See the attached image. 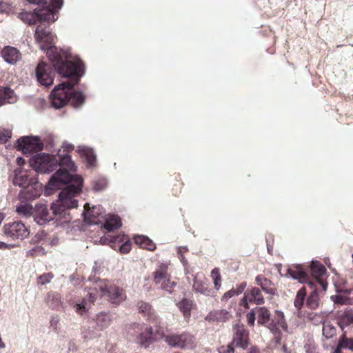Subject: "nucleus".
Returning <instances> with one entry per match:
<instances>
[{
    "label": "nucleus",
    "mask_w": 353,
    "mask_h": 353,
    "mask_svg": "<svg viewBox=\"0 0 353 353\" xmlns=\"http://www.w3.org/2000/svg\"><path fill=\"white\" fill-rule=\"evenodd\" d=\"M21 20L28 25L39 23L34 32L37 42L40 48L46 51L54 70L59 75L68 77L77 72L78 65L75 64L71 53L68 50L59 49L54 46V36L46 26L58 19L57 14L49 8H35L32 12H22L19 15Z\"/></svg>",
    "instance_id": "1"
},
{
    "label": "nucleus",
    "mask_w": 353,
    "mask_h": 353,
    "mask_svg": "<svg viewBox=\"0 0 353 353\" xmlns=\"http://www.w3.org/2000/svg\"><path fill=\"white\" fill-rule=\"evenodd\" d=\"M78 65L77 72L65 77L68 78L66 81H63L56 85L50 94L52 106L56 109H60L65 106L68 102L74 108H80L84 103L85 96L81 91H74L73 88L79 83L80 77L83 74V66L79 59L74 61Z\"/></svg>",
    "instance_id": "2"
},
{
    "label": "nucleus",
    "mask_w": 353,
    "mask_h": 353,
    "mask_svg": "<svg viewBox=\"0 0 353 353\" xmlns=\"http://www.w3.org/2000/svg\"><path fill=\"white\" fill-rule=\"evenodd\" d=\"M75 184H69L59 194V199L55 203L51 204V210L56 216L57 221L62 223H69L72 218L68 212L69 209L77 208V200L74 198L81 191L83 179L76 178Z\"/></svg>",
    "instance_id": "3"
},
{
    "label": "nucleus",
    "mask_w": 353,
    "mask_h": 353,
    "mask_svg": "<svg viewBox=\"0 0 353 353\" xmlns=\"http://www.w3.org/2000/svg\"><path fill=\"white\" fill-rule=\"evenodd\" d=\"M12 177L13 184L22 188L18 195L21 202L33 200L39 196V185L34 171L17 169L13 172Z\"/></svg>",
    "instance_id": "4"
},
{
    "label": "nucleus",
    "mask_w": 353,
    "mask_h": 353,
    "mask_svg": "<svg viewBox=\"0 0 353 353\" xmlns=\"http://www.w3.org/2000/svg\"><path fill=\"white\" fill-rule=\"evenodd\" d=\"M58 165L61 167L48 181L46 185L47 191H54L59 189L63 185L70 183L75 184L76 178H82L80 176L71 174L69 170H75V165L71 159L70 156L64 154L57 157Z\"/></svg>",
    "instance_id": "5"
},
{
    "label": "nucleus",
    "mask_w": 353,
    "mask_h": 353,
    "mask_svg": "<svg viewBox=\"0 0 353 353\" xmlns=\"http://www.w3.org/2000/svg\"><path fill=\"white\" fill-rule=\"evenodd\" d=\"M110 285L106 280L97 279L92 282V285L88 287V294L84 296L81 301L70 303L75 312L80 316H83L88 312L93 303L100 292V296L105 297L108 294Z\"/></svg>",
    "instance_id": "6"
},
{
    "label": "nucleus",
    "mask_w": 353,
    "mask_h": 353,
    "mask_svg": "<svg viewBox=\"0 0 353 353\" xmlns=\"http://www.w3.org/2000/svg\"><path fill=\"white\" fill-rule=\"evenodd\" d=\"M255 313H256L258 324L265 325L272 333L276 334L279 327L284 330H287L288 326L282 312H277L279 319L276 323L270 319V312L265 307H256Z\"/></svg>",
    "instance_id": "7"
},
{
    "label": "nucleus",
    "mask_w": 353,
    "mask_h": 353,
    "mask_svg": "<svg viewBox=\"0 0 353 353\" xmlns=\"http://www.w3.org/2000/svg\"><path fill=\"white\" fill-rule=\"evenodd\" d=\"M30 165L33 168L34 172L49 173L57 168L58 160L55 156L40 153L30 159Z\"/></svg>",
    "instance_id": "8"
},
{
    "label": "nucleus",
    "mask_w": 353,
    "mask_h": 353,
    "mask_svg": "<svg viewBox=\"0 0 353 353\" xmlns=\"http://www.w3.org/2000/svg\"><path fill=\"white\" fill-rule=\"evenodd\" d=\"M169 263H161L153 273L154 282L163 290L171 293L176 283L171 281L168 272Z\"/></svg>",
    "instance_id": "9"
},
{
    "label": "nucleus",
    "mask_w": 353,
    "mask_h": 353,
    "mask_svg": "<svg viewBox=\"0 0 353 353\" xmlns=\"http://www.w3.org/2000/svg\"><path fill=\"white\" fill-rule=\"evenodd\" d=\"M165 341L172 347L191 350L196 347L195 338L189 333L171 334L165 336Z\"/></svg>",
    "instance_id": "10"
},
{
    "label": "nucleus",
    "mask_w": 353,
    "mask_h": 353,
    "mask_svg": "<svg viewBox=\"0 0 353 353\" xmlns=\"http://www.w3.org/2000/svg\"><path fill=\"white\" fill-rule=\"evenodd\" d=\"M17 148L24 154L37 152L43 149V143L38 137H22L17 141Z\"/></svg>",
    "instance_id": "11"
},
{
    "label": "nucleus",
    "mask_w": 353,
    "mask_h": 353,
    "mask_svg": "<svg viewBox=\"0 0 353 353\" xmlns=\"http://www.w3.org/2000/svg\"><path fill=\"white\" fill-rule=\"evenodd\" d=\"M3 229L5 234L12 240H23L29 235V231L20 221L6 224Z\"/></svg>",
    "instance_id": "12"
},
{
    "label": "nucleus",
    "mask_w": 353,
    "mask_h": 353,
    "mask_svg": "<svg viewBox=\"0 0 353 353\" xmlns=\"http://www.w3.org/2000/svg\"><path fill=\"white\" fill-rule=\"evenodd\" d=\"M103 208L101 205H94L91 208L89 203L84 205V210L82 213L83 221L88 225H98L101 223L100 218H103Z\"/></svg>",
    "instance_id": "13"
},
{
    "label": "nucleus",
    "mask_w": 353,
    "mask_h": 353,
    "mask_svg": "<svg viewBox=\"0 0 353 353\" xmlns=\"http://www.w3.org/2000/svg\"><path fill=\"white\" fill-rule=\"evenodd\" d=\"M36 77L39 83L46 87L53 83V77L50 65L41 61L36 68Z\"/></svg>",
    "instance_id": "14"
},
{
    "label": "nucleus",
    "mask_w": 353,
    "mask_h": 353,
    "mask_svg": "<svg viewBox=\"0 0 353 353\" xmlns=\"http://www.w3.org/2000/svg\"><path fill=\"white\" fill-rule=\"evenodd\" d=\"M249 332L243 324H236L234 327V336L232 344L236 347L245 349L248 346Z\"/></svg>",
    "instance_id": "15"
},
{
    "label": "nucleus",
    "mask_w": 353,
    "mask_h": 353,
    "mask_svg": "<svg viewBox=\"0 0 353 353\" xmlns=\"http://www.w3.org/2000/svg\"><path fill=\"white\" fill-rule=\"evenodd\" d=\"M34 221L39 225H46L53 219L50 215L47 205L43 203H38L34 207L32 212Z\"/></svg>",
    "instance_id": "16"
},
{
    "label": "nucleus",
    "mask_w": 353,
    "mask_h": 353,
    "mask_svg": "<svg viewBox=\"0 0 353 353\" xmlns=\"http://www.w3.org/2000/svg\"><path fill=\"white\" fill-rule=\"evenodd\" d=\"M252 302H254L256 305L264 303V298L262 293L257 288H252L245 292L243 298L241 300V305L245 308H249L248 303Z\"/></svg>",
    "instance_id": "17"
},
{
    "label": "nucleus",
    "mask_w": 353,
    "mask_h": 353,
    "mask_svg": "<svg viewBox=\"0 0 353 353\" xmlns=\"http://www.w3.org/2000/svg\"><path fill=\"white\" fill-rule=\"evenodd\" d=\"M136 330L139 332V335H137V339H135V342L147 347L153 341L152 327L148 325H137Z\"/></svg>",
    "instance_id": "18"
},
{
    "label": "nucleus",
    "mask_w": 353,
    "mask_h": 353,
    "mask_svg": "<svg viewBox=\"0 0 353 353\" xmlns=\"http://www.w3.org/2000/svg\"><path fill=\"white\" fill-rule=\"evenodd\" d=\"M285 276L298 280L300 283L306 282L307 275L300 265H292L286 270Z\"/></svg>",
    "instance_id": "19"
},
{
    "label": "nucleus",
    "mask_w": 353,
    "mask_h": 353,
    "mask_svg": "<svg viewBox=\"0 0 353 353\" xmlns=\"http://www.w3.org/2000/svg\"><path fill=\"white\" fill-rule=\"evenodd\" d=\"M105 297L114 304H119L126 299V295L121 288L113 285H110L108 294Z\"/></svg>",
    "instance_id": "20"
},
{
    "label": "nucleus",
    "mask_w": 353,
    "mask_h": 353,
    "mask_svg": "<svg viewBox=\"0 0 353 353\" xmlns=\"http://www.w3.org/2000/svg\"><path fill=\"white\" fill-rule=\"evenodd\" d=\"M17 101L14 91L9 87L0 86V106L7 103L12 104Z\"/></svg>",
    "instance_id": "21"
},
{
    "label": "nucleus",
    "mask_w": 353,
    "mask_h": 353,
    "mask_svg": "<svg viewBox=\"0 0 353 353\" xmlns=\"http://www.w3.org/2000/svg\"><path fill=\"white\" fill-rule=\"evenodd\" d=\"M1 55L4 61L10 64H14L20 59L19 50L10 46L4 48L1 51Z\"/></svg>",
    "instance_id": "22"
},
{
    "label": "nucleus",
    "mask_w": 353,
    "mask_h": 353,
    "mask_svg": "<svg viewBox=\"0 0 353 353\" xmlns=\"http://www.w3.org/2000/svg\"><path fill=\"white\" fill-rule=\"evenodd\" d=\"M343 349L353 351V338H349L343 333L339 339L337 345L334 347V353H339Z\"/></svg>",
    "instance_id": "23"
},
{
    "label": "nucleus",
    "mask_w": 353,
    "mask_h": 353,
    "mask_svg": "<svg viewBox=\"0 0 353 353\" xmlns=\"http://www.w3.org/2000/svg\"><path fill=\"white\" fill-rule=\"evenodd\" d=\"M256 283L261 286L262 290L265 293L274 295L276 292V289L272 287V282L263 276L259 275L255 279Z\"/></svg>",
    "instance_id": "24"
},
{
    "label": "nucleus",
    "mask_w": 353,
    "mask_h": 353,
    "mask_svg": "<svg viewBox=\"0 0 353 353\" xmlns=\"http://www.w3.org/2000/svg\"><path fill=\"white\" fill-rule=\"evenodd\" d=\"M230 316L225 310H217L210 312L205 319L208 321H225L230 319Z\"/></svg>",
    "instance_id": "25"
},
{
    "label": "nucleus",
    "mask_w": 353,
    "mask_h": 353,
    "mask_svg": "<svg viewBox=\"0 0 353 353\" xmlns=\"http://www.w3.org/2000/svg\"><path fill=\"white\" fill-rule=\"evenodd\" d=\"M78 152L85 159L88 167H92L94 165L96 162V155L91 148H88L85 146H79L78 148Z\"/></svg>",
    "instance_id": "26"
},
{
    "label": "nucleus",
    "mask_w": 353,
    "mask_h": 353,
    "mask_svg": "<svg viewBox=\"0 0 353 353\" xmlns=\"http://www.w3.org/2000/svg\"><path fill=\"white\" fill-rule=\"evenodd\" d=\"M306 296V288L302 287L300 288L296 294L294 300V306L297 310V316H300L301 314V309L304 305V301Z\"/></svg>",
    "instance_id": "27"
},
{
    "label": "nucleus",
    "mask_w": 353,
    "mask_h": 353,
    "mask_svg": "<svg viewBox=\"0 0 353 353\" xmlns=\"http://www.w3.org/2000/svg\"><path fill=\"white\" fill-rule=\"evenodd\" d=\"M310 267L312 274L316 279L326 277V269L320 262L312 261Z\"/></svg>",
    "instance_id": "28"
},
{
    "label": "nucleus",
    "mask_w": 353,
    "mask_h": 353,
    "mask_svg": "<svg viewBox=\"0 0 353 353\" xmlns=\"http://www.w3.org/2000/svg\"><path fill=\"white\" fill-rule=\"evenodd\" d=\"M194 291L200 293L205 296H210L211 290L209 289L208 284L205 281L199 279V275L197 274L194 277L193 283Z\"/></svg>",
    "instance_id": "29"
},
{
    "label": "nucleus",
    "mask_w": 353,
    "mask_h": 353,
    "mask_svg": "<svg viewBox=\"0 0 353 353\" xmlns=\"http://www.w3.org/2000/svg\"><path fill=\"white\" fill-rule=\"evenodd\" d=\"M121 225V219L117 215H109L105 219L103 228L108 232L113 231Z\"/></svg>",
    "instance_id": "30"
},
{
    "label": "nucleus",
    "mask_w": 353,
    "mask_h": 353,
    "mask_svg": "<svg viewBox=\"0 0 353 353\" xmlns=\"http://www.w3.org/2000/svg\"><path fill=\"white\" fill-rule=\"evenodd\" d=\"M305 304L307 308L310 310H316L320 305V298L317 290H314L307 296Z\"/></svg>",
    "instance_id": "31"
},
{
    "label": "nucleus",
    "mask_w": 353,
    "mask_h": 353,
    "mask_svg": "<svg viewBox=\"0 0 353 353\" xmlns=\"http://www.w3.org/2000/svg\"><path fill=\"white\" fill-rule=\"evenodd\" d=\"M112 322V318L110 314L101 312L97 315L96 323L101 329L108 327Z\"/></svg>",
    "instance_id": "32"
},
{
    "label": "nucleus",
    "mask_w": 353,
    "mask_h": 353,
    "mask_svg": "<svg viewBox=\"0 0 353 353\" xmlns=\"http://www.w3.org/2000/svg\"><path fill=\"white\" fill-rule=\"evenodd\" d=\"M322 332L325 339H330L336 335V328L330 321H323Z\"/></svg>",
    "instance_id": "33"
},
{
    "label": "nucleus",
    "mask_w": 353,
    "mask_h": 353,
    "mask_svg": "<svg viewBox=\"0 0 353 353\" xmlns=\"http://www.w3.org/2000/svg\"><path fill=\"white\" fill-rule=\"evenodd\" d=\"M33 210L34 208L30 204L26 203L16 206L17 214L26 218L32 216Z\"/></svg>",
    "instance_id": "34"
},
{
    "label": "nucleus",
    "mask_w": 353,
    "mask_h": 353,
    "mask_svg": "<svg viewBox=\"0 0 353 353\" xmlns=\"http://www.w3.org/2000/svg\"><path fill=\"white\" fill-rule=\"evenodd\" d=\"M325 316V312H307L306 318L310 320L312 324L318 325L325 321L324 318Z\"/></svg>",
    "instance_id": "35"
},
{
    "label": "nucleus",
    "mask_w": 353,
    "mask_h": 353,
    "mask_svg": "<svg viewBox=\"0 0 353 353\" xmlns=\"http://www.w3.org/2000/svg\"><path fill=\"white\" fill-rule=\"evenodd\" d=\"M178 307L183 312L185 318H189L191 314L192 302L188 299H183L178 303Z\"/></svg>",
    "instance_id": "36"
},
{
    "label": "nucleus",
    "mask_w": 353,
    "mask_h": 353,
    "mask_svg": "<svg viewBox=\"0 0 353 353\" xmlns=\"http://www.w3.org/2000/svg\"><path fill=\"white\" fill-rule=\"evenodd\" d=\"M137 306L139 312L142 313L145 316L150 317L152 315V309L149 303L143 301H139Z\"/></svg>",
    "instance_id": "37"
},
{
    "label": "nucleus",
    "mask_w": 353,
    "mask_h": 353,
    "mask_svg": "<svg viewBox=\"0 0 353 353\" xmlns=\"http://www.w3.org/2000/svg\"><path fill=\"white\" fill-rule=\"evenodd\" d=\"M211 277L213 280L215 289L216 290H219L221 285V276L220 274V269L219 268H215L212 270Z\"/></svg>",
    "instance_id": "38"
},
{
    "label": "nucleus",
    "mask_w": 353,
    "mask_h": 353,
    "mask_svg": "<svg viewBox=\"0 0 353 353\" xmlns=\"http://www.w3.org/2000/svg\"><path fill=\"white\" fill-rule=\"evenodd\" d=\"M353 323V314L345 313L340 317L339 325L343 329V325H349Z\"/></svg>",
    "instance_id": "39"
},
{
    "label": "nucleus",
    "mask_w": 353,
    "mask_h": 353,
    "mask_svg": "<svg viewBox=\"0 0 353 353\" xmlns=\"http://www.w3.org/2000/svg\"><path fill=\"white\" fill-rule=\"evenodd\" d=\"M111 248L118 250L121 254L129 253L131 250V244H110Z\"/></svg>",
    "instance_id": "40"
},
{
    "label": "nucleus",
    "mask_w": 353,
    "mask_h": 353,
    "mask_svg": "<svg viewBox=\"0 0 353 353\" xmlns=\"http://www.w3.org/2000/svg\"><path fill=\"white\" fill-rule=\"evenodd\" d=\"M12 137V131L10 129L0 128V143H6Z\"/></svg>",
    "instance_id": "41"
},
{
    "label": "nucleus",
    "mask_w": 353,
    "mask_h": 353,
    "mask_svg": "<svg viewBox=\"0 0 353 353\" xmlns=\"http://www.w3.org/2000/svg\"><path fill=\"white\" fill-rule=\"evenodd\" d=\"M331 299L336 304L348 305L351 303L350 299L343 295L332 296Z\"/></svg>",
    "instance_id": "42"
},
{
    "label": "nucleus",
    "mask_w": 353,
    "mask_h": 353,
    "mask_svg": "<svg viewBox=\"0 0 353 353\" xmlns=\"http://www.w3.org/2000/svg\"><path fill=\"white\" fill-rule=\"evenodd\" d=\"M54 275L51 272L45 273L39 276L38 278V283L40 285H45L49 283L53 279Z\"/></svg>",
    "instance_id": "43"
},
{
    "label": "nucleus",
    "mask_w": 353,
    "mask_h": 353,
    "mask_svg": "<svg viewBox=\"0 0 353 353\" xmlns=\"http://www.w3.org/2000/svg\"><path fill=\"white\" fill-rule=\"evenodd\" d=\"M48 301H52L53 303L52 305V307H59L61 305V296L58 294H49L48 296Z\"/></svg>",
    "instance_id": "44"
},
{
    "label": "nucleus",
    "mask_w": 353,
    "mask_h": 353,
    "mask_svg": "<svg viewBox=\"0 0 353 353\" xmlns=\"http://www.w3.org/2000/svg\"><path fill=\"white\" fill-rule=\"evenodd\" d=\"M256 316V313H255V307L251 310L247 314L246 319L249 325L254 326L255 319Z\"/></svg>",
    "instance_id": "45"
},
{
    "label": "nucleus",
    "mask_w": 353,
    "mask_h": 353,
    "mask_svg": "<svg viewBox=\"0 0 353 353\" xmlns=\"http://www.w3.org/2000/svg\"><path fill=\"white\" fill-rule=\"evenodd\" d=\"M29 255H43L45 254V251L43 247L40 245L35 246L32 249L30 250L28 252Z\"/></svg>",
    "instance_id": "46"
},
{
    "label": "nucleus",
    "mask_w": 353,
    "mask_h": 353,
    "mask_svg": "<svg viewBox=\"0 0 353 353\" xmlns=\"http://www.w3.org/2000/svg\"><path fill=\"white\" fill-rule=\"evenodd\" d=\"M137 325H143V324L139 323H134L131 325L128 330V334L133 337V340L135 342V339H137V335H139V332L136 330Z\"/></svg>",
    "instance_id": "47"
},
{
    "label": "nucleus",
    "mask_w": 353,
    "mask_h": 353,
    "mask_svg": "<svg viewBox=\"0 0 353 353\" xmlns=\"http://www.w3.org/2000/svg\"><path fill=\"white\" fill-rule=\"evenodd\" d=\"M134 240L136 243H153L152 241L149 239L147 236L144 235H135L134 236Z\"/></svg>",
    "instance_id": "48"
},
{
    "label": "nucleus",
    "mask_w": 353,
    "mask_h": 353,
    "mask_svg": "<svg viewBox=\"0 0 353 353\" xmlns=\"http://www.w3.org/2000/svg\"><path fill=\"white\" fill-rule=\"evenodd\" d=\"M234 345L232 343L226 346H221L218 348L219 353H234Z\"/></svg>",
    "instance_id": "49"
},
{
    "label": "nucleus",
    "mask_w": 353,
    "mask_h": 353,
    "mask_svg": "<svg viewBox=\"0 0 353 353\" xmlns=\"http://www.w3.org/2000/svg\"><path fill=\"white\" fill-rule=\"evenodd\" d=\"M106 181L104 179H99L95 181L94 188L97 191L102 190L105 186Z\"/></svg>",
    "instance_id": "50"
},
{
    "label": "nucleus",
    "mask_w": 353,
    "mask_h": 353,
    "mask_svg": "<svg viewBox=\"0 0 353 353\" xmlns=\"http://www.w3.org/2000/svg\"><path fill=\"white\" fill-rule=\"evenodd\" d=\"M188 251V248L186 246H180L178 248V254L180 256L181 261L183 263L184 265L187 264V260L185 259L184 256H183V254Z\"/></svg>",
    "instance_id": "51"
},
{
    "label": "nucleus",
    "mask_w": 353,
    "mask_h": 353,
    "mask_svg": "<svg viewBox=\"0 0 353 353\" xmlns=\"http://www.w3.org/2000/svg\"><path fill=\"white\" fill-rule=\"evenodd\" d=\"M109 243H130V239L128 236L122 235L121 236H118L117 239L115 240H110Z\"/></svg>",
    "instance_id": "52"
},
{
    "label": "nucleus",
    "mask_w": 353,
    "mask_h": 353,
    "mask_svg": "<svg viewBox=\"0 0 353 353\" xmlns=\"http://www.w3.org/2000/svg\"><path fill=\"white\" fill-rule=\"evenodd\" d=\"M235 295H237L236 293V291L234 290V289H232L228 292H226L223 297H222V299L224 300V301H227L229 299H230L231 297L235 296Z\"/></svg>",
    "instance_id": "53"
},
{
    "label": "nucleus",
    "mask_w": 353,
    "mask_h": 353,
    "mask_svg": "<svg viewBox=\"0 0 353 353\" xmlns=\"http://www.w3.org/2000/svg\"><path fill=\"white\" fill-rule=\"evenodd\" d=\"M246 287V283H241L236 289H234L237 295L241 294Z\"/></svg>",
    "instance_id": "54"
},
{
    "label": "nucleus",
    "mask_w": 353,
    "mask_h": 353,
    "mask_svg": "<svg viewBox=\"0 0 353 353\" xmlns=\"http://www.w3.org/2000/svg\"><path fill=\"white\" fill-rule=\"evenodd\" d=\"M141 248H145L148 250L153 251L156 249V244H139Z\"/></svg>",
    "instance_id": "55"
},
{
    "label": "nucleus",
    "mask_w": 353,
    "mask_h": 353,
    "mask_svg": "<svg viewBox=\"0 0 353 353\" xmlns=\"http://www.w3.org/2000/svg\"><path fill=\"white\" fill-rule=\"evenodd\" d=\"M325 278L316 279L319 284L321 285L323 290L325 291L327 290V283L324 281Z\"/></svg>",
    "instance_id": "56"
},
{
    "label": "nucleus",
    "mask_w": 353,
    "mask_h": 353,
    "mask_svg": "<svg viewBox=\"0 0 353 353\" xmlns=\"http://www.w3.org/2000/svg\"><path fill=\"white\" fill-rule=\"evenodd\" d=\"M14 247V244H0V249H10Z\"/></svg>",
    "instance_id": "57"
},
{
    "label": "nucleus",
    "mask_w": 353,
    "mask_h": 353,
    "mask_svg": "<svg viewBox=\"0 0 353 353\" xmlns=\"http://www.w3.org/2000/svg\"><path fill=\"white\" fill-rule=\"evenodd\" d=\"M63 148H64V150H72L74 146L71 144H69V143H64L63 144Z\"/></svg>",
    "instance_id": "58"
},
{
    "label": "nucleus",
    "mask_w": 353,
    "mask_h": 353,
    "mask_svg": "<svg viewBox=\"0 0 353 353\" xmlns=\"http://www.w3.org/2000/svg\"><path fill=\"white\" fill-rule=\"evenodd\" d=\"M248 353H260V350L258 347L254 346L250 348Z\"/></svg>",
    "instance_id": "59"
},
{
    "label": "nucleus",
    "mask_w": 353,
    "mask_h": 353,
    "mask_svg": "<svg viewBox=\"0 0 353 353\" xmlns=\"http://www.w3.org/2000/svg\"><path fill=\"white\" fill-rule=\"evenodd\" d=\"M57 323H58V320L56 318H52L50 321L51 326H53L55 328H56Z\"/></svg>",
    "instance_id": "60"
},
{
    "label": "nucleus",
    "mask_w": 353,
    "mask_h": 353,
    "mask_svg": "<svg viewBox=\"0 0 353 353\" xmlns=\"http://www.w3.org/2000/svg\"><path fill=\"white\" fill-rule=\"evenodd\" d=\"M268 250H270V244H268Z\"/></svg>",
    "instance_id": "61"
},
{
    "label": "nucleus",
    "mask_w": 353,
    "mask_h": 353,
    "mask_svg": "<svg viewBox=\"0 0 353 353\" xmlns=\"http://www.w3.org/2000/svg\"><path fill=\"white\" fill-rule=\"evenodd\" d=\"M309 285H311V287H312V283H309Z\"/></svg>",
    "instance_id": "62"
},
{
    "label": "nucleus",
    "mask_w": 353,
    "mask_h": 353,
    "mask_svg": "<svg viewBox=\"0 0 353 353\" xmlns=\"http://www.w3.org/2000/svg\"><path fill=\"white\" fill-rule=\"evenodd\" d=\"M306 352H307V353H311V352H309L308 350H307Z\"/></svg>",
    "instance_id": "63"
},
{
    "label": "nucleus",
    "mask_w": 353,
    "mask_h": 353,
    "mask_svg": "<svg viewBox=\"0 0 353 353\" xmlns=\"http://www.w3.org/2000/svg\"><path fill=\"white\" fill-rule=\"evenodd\" d=\"M103 243V242H102V239H101V241H100V243Z\"/></svg>",
    "instance_id": "64"
}]
</instances>
